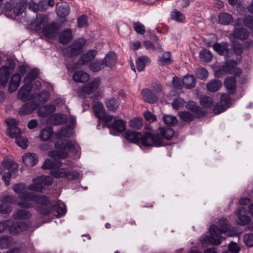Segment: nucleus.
<instances>
[{
	"instance_id": "obj_1",
	"label": "nucleus",
	"mask_w": 253,
	"mask_h": 253,
	"mask_svg": "<svg viewBox=\"0 0 253 253\" xmlns=\"http://www.w3.org/2000/svg\"><path fill=\"white\" fill-rule=\"evenodd\" d=\"M13 191L18 194V198L21 200L17 203L20 207L24 209L33 208V204L30 201L34 202L37 205L35 207L36 211L40 214H46L50 211L48 206L50 199L43 195H38L33 192L24 191L26 186L25 183L20 182L15 184L12 186Z\"/></svg>"
},
{
	"instance_id": "obj_2",
	"label": "nucleus",
	"mask_w": 253,
	"mask_h": 253,
	"mask_svg": "<svg viewBox=\"0 0 253 253\" xmlns=\"http://www.w3.org/2000/svg\"><path fill=\"white\" fill-rule=\"evenodd\" d=\"M55 148L58 150L51 151L49 153V156L54 159H63L69 156L68 151L76 156L81 154L80 146L75 141L69 140L57 142L55 143Z\"/></svg>"
},
{
	"instance_id": "obj_3",
	"label": "nucleus",
	"mask_w": 253,
	"mask_h": 253,
	"mask_svg": "<svg viewBox=\"0 0 253 253\" xmlns=\"http://www.w3.org/2000/svg\"><path fill=\"white\" fill-rule=\"evenodd\" d=\"M8 128L6 131L7 136L15 138L17 145L25 149L28 145L29 141L26 138L21 136V129L18 127L17 122L14 119H7L5 120Z\"/></svg>"
},
{
	"instance_id": "obj_4",
	"label": "nucleus",
	"mask_w": 253,
	"mask_h": 253,
	"mask_svg": "<svg viewBox=\"0 0 253 253\" xmlns=\"http://www.w3.org/2000/svg\"><path fill=\"white\" fill-rule=\"evenodd\" d=\"M125 138L129 142L137 144L139 146L150 147L149 142H152L154 137L152 133L146 132L143 135L140 133L127 130L125 133Z\"/></svg>"
},
{
	"instance_id": "obj_5",
	"label": "nucleus",
	"mask_w": 253,
	"mask_h": 253,
	"mask_svg": "<svg viewBox=\"0 0 253 253\" xmlns=\"http://www.w3.org/2000/svg\"><path fill=\"white\" fill-rule=\"evenodd\" d=\"M174 130L169 127H160L156 131V133H152L154 137L152 142H149L150 147H159L166 145L164 139L171 140L174 135Z\"/></svg>"
},
{
	"instance_id": "obj_6",
	"label": "nucleus",
	"mask_w": 253,
	"mask_h": 253,
	"mask_svg": "<svg viewBox=\"0 0 253 253\" xmlns=\"http://www.w3.org/2000/svg\"><path fill=\"white\" fill-rule=\"evenodd\" d=\"M85 43L86 41L84 39L79 38L63 48V53L67 57L74 58L82 52Z\"/></svg>"
},
{
	"instance_id": "obj_7",
	"label": "nucleus",
	"mask_w": 253,
	"mask_h": 253,
	"mask_svg": "<svg viewBox=\"0 0 253 253\" xmlns=\"http://www.w3.org/2000/svg\"><path fill=\"white\" fill-rule=\"evenodd\" d=\"M27 5L26 0H9L6 1L3 6L1 4V9H3L5 11L13 10L15 15L18 16L24 12Z\"/></svg>"
},
{
	"instance_id": "obj_8",
	"label": "nucleus",
	"mask_w": 253,
	"mask_h": 253,
	"mask_svg": "<svg viewBox=\"0 0 253 253\" xmlns=\"http://www.w3.org/2000/svg\"><path fill=\"white\" fill-rule=\"evenodd\" d=\"M53 182L50 176L42 175L33 179V182L28 186V189L37 192H42L46 185H51Z\"/></svg>"
},
{
	"instance_id": "obj_9",
	"label": "nucleus",
	"mask_w": 253,
	"mask_h": 253,
	"mask_svg": "<svg viewBox=\"0 0 253 253\" xmlns=\"http://www.w3.org/2000/svg\"><path fill=\"white\" fill-rule=\"evenodd\" d=\"M50 174L54 178H63L69 181L77 180L80 176L78 171L75 170L70 171L68 168H62L57 170H51Z\"/></svg>"
},
{
	"instance_id": "obj_10",
	"label": "nucleus",
	"mask_w": 253,
	"mask_h": 253,
	"mask_svg": "<svg viewBox=\"0 0 253 253\" xmlns=\"http://www.w3.org/2000/svg\"><path fill=\"white\" fill-rule=\"evenodd\" d=\"M16 64L13 60H8L6 64L0 68V84L5 85L7 84L10 74L14 70Z\"/></svg>"
},
{
	"instance_id": "obj_11",
	"label": "nucleus",
	"mask_w": 253,
	"mask_h": 253,
	"mask_svg": "<svg viewBox=\"0 0 253 253\" xmlns=\"http://www.w3.org/2000/svg\"><path fill=\"white\" fill-rule=\"evenodd\" d=\"M217 225L212 224L210 226L209 231L211 236H206L203 239L205 243H210L213 245H219L221 242L222 233L219 232Z\"/></svg>"
},
{
	"instance_id": "obj_12",
	"label": "nucleus",
	"mask_w": 253,
	"mask_h": 253,
	"mask_svg": "<svg viewBox=\"0 0 253 253\" xmlns=\"http://www.w3.org/2000/svg\"><path fill=\"white\" fill-rule=\"evenodd\" d=\"M50 209V211L46 214H41L42 215H47L50 212L56 217L60 218L64 216L67 212V209L65 204L60 200H58L55 202V204L51 205V201L48 205Z\"/></svg>"
},
{
	"instance_id": "obj_13",
	"label": "nucleus",
	"mask_w": 253,
	"mask_h": 253,
	"mask_svg": "<svg viewBox=\"0 0 253 253\" xmlns=\"http://www.w3.org/2000/svg\"><path fill=\"white\" fill-rule=\"evenodd\" d=\"M232 98L229 94L222 93L220 96V102L217 103L213 108V112L219 114L224 112L231 105Z\"/></svg>"
},
{
	"instance_id": "obj_14",
	"label": "nucleus",
	"mask_w": 253,
	"mask_h": 253,
	"mask_svg": "<svg viewBox=\"0 0 253 253\" xmlns=\"http://www.w3.org/2000/svg\"><path fill=\"white\" fill-rule=\"evenodd\" d=\"M29 224L23 221H13L9 220V233L12 235H18L28 230Z\"/></svg>"
},
{
	"instance_id": "obj_15",
	"label": "nucleus",
	"mask_w": 253,
	"mask_h": 253,
	"mask_svg": "<svg viewBox=\"0 0 253 253\" xmlns=\"http://www.w3.org/2000/svg\"><path fill=\"white\" fill-rule=\"evenodd\" d=\"M229 44L227 42H216L213 44V48L220 55H224L225 60L230 59L233 53L229 48Z\"/></svg>"
},
{
	"instance_id": "obj_16",
	"label": "nucleus",
	"mask_w": 253,
	"mask_h": 253,
	"mask_svg": "<svg viewBox=\"0 0 253 253\" xmlns=\"http://www.w3.org/2000/svg\"><path fill=\"white\" fill-rule=\"evenodd\" d=\"M32 87V83H25L24 85L22 86L18 91L17 98L21 100L23 102L33 99V95L30 94Z\"/></svg>"
},
{
	"instance_id": "obj_17",
	"label": "nucleus",
	"mask_w": 253,
	"mask_h": 253,
	"mask_svg": "<svg viewBox=\"0 0 253 253\" xmlns=\"http://www.w3.org/2000/svg\"><path fill=\"white\" fill-rule=\"evenodd\" d=\"M226 62L222 66H221L216 72L217 75H222L224 74H230L234 71L237 65V62L235 60L227 59Z\"/></svg>"
},
{
	"instance_id": "obj_18",
	"label": "nucleus",
	"mask_w": 253,
	"mask_h": 253,
	"mask_svg": "<svg viewBox=\"0 0 253 253\" xmlns=\"http://www.w3.org/2000/svg\"><path fill=\"white\" fill-rule=\"evenodd\" d=\"M186 108L193 113L195 118H200L207 114L206 111L199 106H197L194 101H189L186 104Z\"/></svg>"
},
{
	"instance_id": "obj_19",
	"label": "nucleus",
	"mask_w": 253,
	"mask_h": 253,
	"mask_svg": "<svg viewBox=\"0 0 253 253\" xmlns=\"http://www.w3.org/2000/svg\"><path fill=\"white\" fill-rule=\"evenodd\" d=\"M107 127L110 129V134L115 135V131L120 132L125 130L126 123L122 119L115 120L113 123L108 125Z\"/></svg>"
},
{
	"instance_id": "obj_20",
	"label": "nucleus",
	"mask_w": 253,
	"mask_h": 253,
	"mask_svg": "<svg viewBox=\"0 0 253 253\" xmlns=\"http://www.w3.org/2000/svg\"><path fill=\"white\" fill-rule=\"evenodd\" d=\"M100 85V80L95 78L85 85L82 88V91L86 94H89L97 90Z\"/></svg>"
},
{
	"instance_id": "obj_21",
	"label": "nucleus",
	"mask_w": 253,
	"mask_h": 253,
	"mask_svg": "<svg viewBox=\"0 0 253 253\" xmlns=\"http://www.w3.org/2000/svg\"><path fill=\"white\" fill-rule=\"evenodd\" d=\"M250 32L244 27H235L232 33V36L235 39L244 41L249 37Z\"/></svg>"
},
{
	"instance_id": "obj_22",
	"label": "nucleus",
	"mask_w": 253,
	"mask_h": 253,
	"mask_svg": "<svg viewBox=\"0 0 253 253\" xmlns=\"http://www.w3.org/2000/svg\"><path fill=\"white\" fill-rule=\"evenodd\" d=\"M22 160L26 166L32 167L38 163L39 159L35 153H27L23 156Z\"/></svg>"
},
{
	"instance_id": "obj_23",
	"label": "nucleus",
	"mask_w": 253,
	"mask_h": 253,
	"mask_svg": "<svg viewBox=\"0 0 253 253\" xmlns=\"http://www.w3.org/2000/svg\"><path fill=\"white\" fill-rule=\"evenodd\" d=\"M18 165L17 163L13 161L4 159L0 165V174L2 173L5 169H11L12 171L18 170Z\"/></svg>"
},
{
	"instance_id": "obj_24",
	"label": "nucleus",
	"mask_w": 253,
	"mask_h": 253,
	"mask_svg": "<svg viewBox=\"0 0 253 253\" xmlns=\"http://www.w3.org/2000/svg\"><path fill=\"white\" fill-rule=\"evenodd\" d=\"M141 95L143 100L149 103H155L158 101V97L153 93L151 90L148 88L142 89Z\"/></svg>"
},
{
	"instance_id": "obj_25",
	"label": "nucleus",
	"mask_w": 253,
	"mask_h": 253,
	"mask_svg": "<svg viewBox=\"0 0 253 253\" xmlns=\"http://www.w3.org/2000/svg\"><path fill=\"white\" fill-rule=\"evenodd\" d=\"M57 31V27L54 24L45 25L42 29L43 35L49 39L54 37Z\"/></svg>"
},
{
	"instance_id": "obj_26",
	"label": "nucleus",
	"mask_w": 253,
	"mask_h": 253,
	"mask_svg": "<svg viewBox=\"0 0 253 253\" xmlns=\"http://www.w3.org/2000/svg\"><path fill=\"white\" fill-rule=\"evenodd\" d=\"M97 50L95 49H90L87 51L86 53L83 54L79 60V63L81 65H84L93 60L97 54Z\"/></svg>"
},
{
	"instance_id": "obj_27",
	"label": "nucleus",
	"mask_w": 253,
	"mask_h": 253,
	"mask_svg": "<svg viewBox=\"0 0 253 253\" xmlns=\"http://www.w3.org/2000/svg\"><path fill=\"white\" fill-rule=\"evenodd\" d=\"M38 105L34 102L26 103L22 105L19 110L20 115H26L31 114L37 109Z\"/></svg>"
},
{
	"instance_id": "obj_28",
	"label": "nucleus",
	"mask_w": 253,
	"mask_h": 253,
	"mask_svg": "<svg viewBox=\"0 0 253 253\" xmlns=\"http://www.w3.org/2000/svg\"><path fill=\"white\" fill-rule=\"evenodd\" d=\"M72 31L69 28L63 30L59 34V42L64 44L68 43L72 40Z\"/></svg>"
},
{
	"instance_id": "obj_29",
	"label": "nucleus",
	"mask_w": 253,
	"mask_h": 253,
	"mask_svg": "<svg viewBox=\"0 0 253 253\" xmlns=\"http://www.w3.org/2000/svg\"><path fill=\"white\" fill-rule=\"evenodd\" d=\"M233 17L227 12H221L218 15V23L223 25H229L233 22Z\"/></svg>"
},
{
	"instance_id": "obj_30",
	"label": "nucleus",
	"mask_w": 253,
	"mask_h": 253,
	"mask_svg": "<svg viewBox=\"0 0 253 253\" xmlns=\"http://www.w3.org/2000/svg\"><path fill=\"white\" fill-rule=\"evenodd\" d=\"M102 61L104 63V66L108 67H112L115 65L117 63V55L115 52L109 51L105 56Z\"/></svg>"
},
{
	"instance_id": "obj_31",
	"label": "nucleus",
	"mask_w": 253,
	"mask_h": 253,
	"mask_svg": "<svg viewBox=\"0 0 253 253\" xmlns=\"http://www.w3.org/2000/svg\"><path fill=\"white\" fill-rule=\"evenodd\" d=\"M150 62L151 60L147 56L142 55L138 57L135 61L137 70L139 72L143 71L145 66L147 65H149Z\"/></svg>"
},
{
	"instance_id": "obj_32",
	"label": "nucleus",
	"mask_w": 253,
	"mask_h": 253,
	"mask_svg": "<svg viewBox=\"0 0 253 253\" xmlns=\"http://www.w3.org/2000/svg\"><path fill=\"white\" fill-rule=\"evenodd\" d=\"M32 213L27 210L18 209L16 210L12 214L14 219H28L31 217Z\"/></svg>"
},
{
	"instance_id": "obj_33",
	"label": "nucleus",
	"mask_w": 253,
	"mask_h": 253,
	"mask_svg": "<svg viewBox=\"0 0 253 253\" xmlns=\"http://www.w3.org/2000/svg\"><path fill=\"white\" fill-rule=\"evenodd\" d=\"M49 97V94L48 91L43 90L40 93L33 95V99L37 101L36 104L38 106L47 101Z\"/></svg>"
},
{
	"instance_id": "obj_34",
	"label": "nucleus",
	"mask_w": 253,
	"mask_h": 253,
	"mask_svg": "<svg viewBox=\"0 0 253 253\" xmlns=\"http://www.w3.org/2000/svg\"><path fill=\"white\" fill-rule=\"evenodd\" d=\"M236 79L234 77H227L224 81V86L230 94H233L236 91Z\"/></svg>"
},
{
	"instance_id": "obj_35",
	"label": "nucleus",
	"mask_w": 253,
	"mask_h": 253,
	"mask_svg": "<svg viewBox=\"0 0 253 253\" xmlns=\"http://www.w3.org/2000/svg\"><path fill=\"white\" fill-rule=\"evenodd\" d=\"M247 209L244 207H241L238 209V218L237 220L238 224L240 225H246L249 223L250 218L249 216L242 214L243 212H245Z\"/></svg>"
},
{
	"instance_id": "obj_36",
	"label": "nucleus",
	"mask_w": 253,
	"mask_h": 253,
	"mask_svg": "<svg viewBox=\"0 0 253 253\" xmlns=\"http://www.w3.org/2000/svg\"><path fill=\"white\" fill-rule=\"evenodd\" d=\"M196 78L193 75H186L182 79V84L187 89H192L196 85Z\"/></svg>"
},
{
	"instance_id": "obj_37",
	"label": "nucleus",
	"mask_w": 253,
	"mask_h": 253,
	"mask_svg": "<svg viewBox=\"0 0 253 253\" xmlns=\"http://www.w3.org/2000/svg\"><path fill=\"white\" fill-rule=\"evenodd\" d=\"M89 79V75L83 71H77L73 76V80L77 83H85Z\"/></svg>"
},
{
	"instance_id": "obj_38",
	"label": "nucleus",
	"mask_w": 253,
	"mask_h": 253,
	"mask_svg": "<svg viewBox=\"0 0 253 253\" xmlns=\"http://www.w3.org/2000/svg\"><path fill=\"white\" fill-rule=\"evenodd\" d=\"M61 166V162L60 161L47 159L45 160L42 168L44 169H57Z\"/></svg>"
},
{
	"instance_id": "obj_39",
	"label": "nucleus",
	"mask_w": 253,
	"mask_h": 253,
	"mask_svg": "<svg viewBox=\"0 0 253 253\" xmlns=\"http://www.w3.org/2000/svg\"><path fill=\"white\" fill-rule=\"evenodd\" d=\"M222 83L217 79L211 80L207 84V87L211 92H215L218 90L222 86Z\"/></svg>"
},
{
	"instance_id": "obj_40",
	"label": "nucleus",
	"mask_w": 253,
	"mask_h": 253,
	"mask_svg": "<svg viewBox=\"0 0 253 253\" xmlns=\"http://www.w3.org/2000/svg\"><path fill=\"white\" fill-rule=\"evenodd\" d=\"M56 11L58 16L63 18L69 14L70 8L67 4H57Z\"/></svg>"
},
{
	"instance_id": "obj_41",
	"label": "nucleus",
	"mask_w": 253,
	"mask_h": 253,
	"mask_svg": "<svg viewBox=\"0 0 253 253\" xmlns=\"http://www.w3.org/2000/svg\"><path fill=\"white\" fill-rule=\"evenodd\" d=\"M107 109L111 111L115 112L120 106V102L115 98H108L105 101Z\"/></svg>"
},
{
	"instance_id": "obj_42",
	"label": "nucleus",
	"mask_w": 253,
	"mask_h": 253,
	"mask_svg": "<svg viewBox=\"0 0 253 253\" xmlns=\"http://www.w3.org/2000/svg\"><path fill=\"white\" fill-rule=\"evenodd\" d=\"M156 44H154L150 41H145L144 43L147 49H152V50H157L161 51L162 50L161 45L159 42V38L157 37H155Z\"/></svg>"
},
{
	"instance_id": "obj_43",
	"label": "nucleus",
	"mask_w": 253,
	"mask_h": 253,
	"mask_svg": "<svg viewBox=\"0 0 253 253\" xmlns=\"http://www.w3.org/2000/svg\"><path fill=\"white\" fill-rule=\"evenodd\" d=\"M93 110L95 116L99 119L105 113L104 106L100 102H97L93 105Z\"/></svg>"
},
{
	"instance_id": "obj_44",
	"label": "nucleus",
	"mask_w": 253,
	"mask_h": 253,
	"mask_svg": "<svg viewBox=\"0 0 253 253\" xmlns=\"http://www.w3.org/2000/svg\"><path fill=\"white\" fill-rule=\"evenodd\" d=\"M158 61L159 65L161 66L170 64L172 62L170 52L169 51L165 52L162 57H159Z\"/></svg>"
},
{
	"instance_id": "obj_45",
	"label": "nucleus",
	"mask_w": 253,
	"mask_h": 253,
	"mask_svg": "<svg viewBox=\"0 0 253 253\" xmlns=\"http://www.w3.org/2000/svg\"><path fill=\"white\" fill-rule=\"evenodd\" d=\"M39 74V70L37 68L31 69L24 79V83H31L35 80Z\"/></svg>"
},
{
	"instance_id": "obj_46",
	"label": "nucleus",
	"mask_w": 253,
	"mask_h": 253,
	"mask_svg": "<svg viewBox=\"0 0 253 253\" xmlns=\"http://www.w3.org/2000/svg\"><path fill=\"white\" fill-rule=\"evenodd\" d=\"M53 134L52 127L49 126L41 130L40 137L42 140H48Z\"/></svg>"
},
{
	"instance_id": "obj_47",
	"label": "nucleus",
	"mask_w": 253,
	"mask_h": 253,
	"mask_svg": "<svg viewBox=\"0 0 253 253\" xmlns=\"http://www.w3.org/2000/svg\"><path fill=\"white\" fill-rule=\"evenodd\" d=\"M218 227V230L219 232L225 233L227 232L229 228V225L228 223V220L225 218H222L218 220L217 222Z\"/></svg>"
},
{
	"instance_id": "obj_48",
	"label": "nucleus",
	"mask_w": 253,
	"mask_h": 253,
	"mask_svg": "<svg viewBox=\"0 0 253 253\" xmlns=\"http://www.w3.org/2000/svg\"><path fill=\"white\" fill-rule=\"evenodd\" d=\"M171 18L177 22L184 23L185 17L183 13L174 9L171 14Z\"/></svg>"
},
{
	"instance_id": "obj_49",
	"label": "nucleus",
	"mask_w": 253,
	"mask_h": 253,
	"mask_svg": "<svg viewBox=\"0 0 253 253\" xmlns=\"http://www.w3.org/2000/svg\"><path fill=\"white\" fill-rule=\"evenodd\" d=\"M178 116L180 119L186 122H190L194 120V115L186 111H180L178 113Z\"/></svg>"
},
{
	"instance_id": "obj_50",
	"label": "nucleus",
	"mask_w": 253,
	"mask_h": 253,
	"mask_svg": "<svg viewBox=\"0 0 253 253\" xmlns=\"http://www.w3.org/2000/svg\"><path fill=\"white\" fill-rule=\"evenodd\" d=\"M164 123L169 126H174L178 122L177 119L174 116L165 115L163 117Z\"/></svg>"
},
{
	"instance_id": "obj_51",
	"label": "nucleus",
	"mask_w": 253,
	"mask_h": 253,
	"mask_svg": "<svg viewBox=\"0 0 253 253\" xmlns=\"http://www.w3.org/2000/svg\"><path fill=\"white\" fill-rule=\"evenodd\" d=\"M104 67V63L102 60H96L90 63L89 66V69L93 72H97Z\"/></svg>"
},
{
	"instance_id": "obj_52",
	"label": "nucleus",
	"mask_w": 253,
	"mask_h": 253,
	"mask_svg": "<svg viewBox=\"0 0 253 253\" xmlns=\"http://www.w3.org/2000/svg\"><path fill=\"white\" fill-rule=\"evenodd\" d=\"M244 25L249 28L253 34V15H247L243 19Z\"/></svg>"
},
{
	"instance_id": "obj_53",
	"label": "nucleus",
	"mask_w": 253,
	"mask_h": 253,
	"mask_svg": "<svg viewBox=\"0 0 253 253\" xmlns=\"http://www.w3.org/2000/svg\"><path fill=\"white\" fill-rule=\"evenodd\" d=\"M201 105L205 108H210L213 104L212 99L208 96H203L200 98Z\"/></svg>"
},
{
	"instance_id": "obj_54",
	"label": "nucleus",
	"mask_w": 253,
	"mask_h": 253,
	"mask_svg": "<svg viewBox=\"0 0 253 253\" xmlns=\"http://www.w3.org/2000/svg\"><path fill=\"white\" fill-rule=\"evenodd\" d=\"M133 27L138 34L143 35L145 33L146 30L144 25L139 22H133Z\"/></svg>"
},
{
	"instance_id": "obj_55",
	"label": "nucleus",
	"mask_w": 253,
	"mask_h": 253,
	"mask_svg": "<svg viewBox=\"0 0 253 253\" xmlns=\"http://www.w3.org/2000/svg\"><path fill=\"white\" fill-rule=\"evenodd\" d=\"M200 58L205 62H210L212 59V54L209 50L204 49L200 51Z\"/></svg>"
},
{
	"instance_id": "obj_56",
	"label": "nucleus",
	"mask_w": 253,
	"mask_h": 253,
	"mask_svg": "<svg viewBox=\"0 0 253 253\" xmlns=\"http://www.w3.org/2000/svg\"><path fill=\"white\" fill-rule=\"evenodd\" d=\"M196 75L198 79L205 80L208 77V72L205 68H200L197 69Z\"/></svg>"
},
{
	"instance_id": "obj_57",
	"label": "nucleus",
	"mask_w": 253,
	"mask_h": 253,
	"mask_svg": "<svg viewBox=\"0 0 253 253\" xmlns=\"http://www.w3.org/2000/svg\"><path fill=\"white\" fill-rule=\"evenodd\" d=\"M54 124L56 125L64 124L66 122V118L63 114H57L54 116Z\"/></svg>"
},
{
	"instance_id": "obj_58",
	"label": "nucleus",
	"mask_w": 253,
	"mask_h": 253,
	"mask_svg": "<svg viewBox=\"0 0 253 253\" xmlns=\"http://www.w3.org/2000/svg\"><path fill=\"white\" fill-rule=\"evenodd\" d=\"M9 237L8 236H2L0 237V249H7L9 247Z\"/></svg>"
},
{
	"instance_id": "obj_59",
	"label": "nucleus",
	"mask_w": 253,
	"mask_h": 253,
	"mask_svg": "<svg viewBox=\"0 0 253 253\" xmlns=\"http://www.w3.org/2000/svg\"><path fill=\"white\" fill-rule=\"evenodd\" d=\"M184 104L185 101L183 99L178 97L173 100L171 105L174 109L178 110L182 108Z\"/></svg>"
},
{
	"instance_id": "obj_60",
	"label": "nucleus",
	"mask_w": 253,
	"mask_h": 253,
	"mask_svg": "<svg viewBox=\"0 0 253 253\" xmlns=\"http://www.w3.org/2000/svg\"><path fill=\"white\" fill-rule=\"evenodd\" d=\"M12 211V207L8 205L2 203L0 205V213L2 214H9Z\"/></svg>"
},
{
	"instance_id": "obj_61",
	"label": "nucleus",
	"mask_w": 253,
	"mask_h": 253,
	"mask_svg": "<svg viewBox=\"0 0 253 253\" xmlns=\"http://www.w3.org/2000/svg\"><path fill=\"white\" fill-rule=\"evenodd\" d=\"M0 201L1 203L5 204H14L16 203V198L15 196L13 195H6L2 197Z\"/></svg>"
},
{
	"instance_id": "obj_62",
	"label": "nucleus",
	"mask_w": 253,
	"mask_h": 253,
	"mask_svg": "<svg viewBox=\"0 0 253 253\" xmlns=\"http://www.w3.org/2000/svg\"><path fill=\"white\" fill-rule=\"evenodd\" d=\"M87 16L83 14L78 19V26L79 28H84L87 26Z\"/></svg>"
},
{
	"instance_id": "obj_63",
	"label": "nucleus",
	"mask_w": 253,
	"mask_h": 253,
	"mask_svg": "<svg viewBox=\"0 0 253 253\" xmlns=\"http://www.w3.org/2000/svg\"><path fill=\"white\" fill-rule=\"evenodd\" d=\"M244 242L249 247H253V234H247L244 236Z\"/></svg>"
},
{
	"instance_id": "obj_64",
	"label": "nucleus",
	"mask_w": 253,
	"mask_h": 253,
	"mask_svg": "<svg viewBox=\"0 0 253 253\" xmlns=\"http://www.w3.org/2000/svg\"><path fill=\"white\" fill-rule=\"evenodd\" d=\"M143 116L146 121L151 123L154 122L157 120L156 116L148 110L144 111Z\"/></svg>"
}]
</instances>
